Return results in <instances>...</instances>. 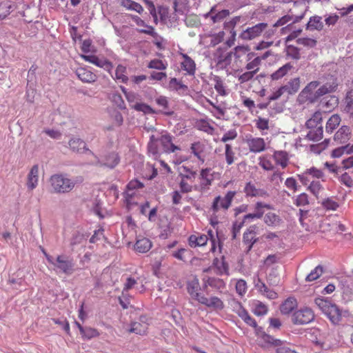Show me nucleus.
Here are the masks:
<instances>
[{"label":"nucleus","mask_w":353,"mask_h":353,"mask_svg":"<svg viewBox=\"0 0 353 353\" xmlns=\"http://www.w3.org/2000/svg\"><path fill=\"white\" fill-rule=\"evenodd\" d=\"M173 139V137L166 131L152 134L148 144L149 156L155 160L160 157L161 152L159 150L158 143L161 145L162 150L165 153L170 154L181 151V147L174 143Z\"/></svg>","instance_id":"1"},{"label":"nucleus","mask_w":353,"mask_h":353,"mask_svg":"<svg viewBox=\"0 0 353 353\" xmlns=\"http://www.w3.org/2000/svg\"><path fill=\"white\" fill-rule=\"evenodd\" d=\"M315 304L333 324H338L342 318L341 310L330 297L319 296L314 299Z\"/></svg>","instance_id":"2"},{"label":"nucleus","mask_w":353,"mask_h":353,"mask_svg":"<svg viewBox=\"0 0 353 353\" xmlns=\"http://www.w3.org/2000/svg\"><path fill=\"white\" fill-rule=\"evenodd\" d=\"M48 262L54 266L57 272L68 276L72 274L77 269L73 258L66 254H58L56 257L48 256Z\"/></svg>","instance_id":"3"},{"label":"nucleus","mask_w":353,"mask_h":353,"mask_svg":"<svg viewBox=\"0 0 353 353\" xmlns=\"http://www.w3.org/2000/svg\"><path fill=\"white\" fill-rule=\"evenodd\" d=\"M77 179H72L68 177L65 174H56L50 179V183L56 193H68L73 190Z\"/></svg>","instance_id":"4"},{"label":"nucleus","mask_w":353,"mask_h":353,"mask_svg":"<svg viewBox=\"0 0 353 353\" xmlns=\"http://www.w3.org/2000/svg\"><path fill=\"white\" fill-rule=\"evenodd\" d=\"M236 194V191H228L224 197L221 196L215 197L211 206L213 214H215L220 210L226 211L230 207Z\"/></svg>","instance_id":"5"},{"label":"nucleus","mask_w":353,"mask_h":353,"mask_svg":"<svg viewBox=\"0 0 353 353\" xmlns=\"http://www.w3.org/2000/svg\"><path fill=\"white\" fill-rule=\"evenodd\" d=\"M314 319L313 310L308 307L296 310L292 315V322L294 325H305L312 322Z\"/></svg>","instance_id":"6"},{"label":"nucleus","mask_w":353,"mask_h":353,"mask_svg":"<svg viewBox=\"0 0 353 353\" xmlns=\"http://www.w3.org/2000/svg\"><path fill=\"white\" fill-rule=\"evenodd\" d=\"M268 28L267 23H259L252 27L248 28L239 35V37L245 41H250L260 37L263 32L267 33Z\"/></svg>","instance_id":"7"},{"label":"nucleus","mask_w":353,"mask_h":353,"mask_svg":"<svg viewBox=\"0 0 353 353\" xmlns=\"http://www.w3.org/2000/svg\"><path fill=\"white\" fill-rule=\"evenodd\" d=\"M264 212H261L258 209H255L254 213H249L245 215L240 221H236L232 227V239H234L240 234V230L246 222H251L255 219H259L263 217Z\"/></svg>","instance_id":"8"},{"label":"nucleus","mask_w":353,"mask_h":353,"mask_svg":"<svg viewBox=\"0 0 353 353\" xmlns=\"http://www.w3.org/2000/svg\"><path fill=\"white\" fill-rule=\"evenodd\" d=\"M254 329V334L256 336L260 339L264 344L261 346L263 347H270V345H279L281 343V340L274 338L270 335L269 332L264 331L263 327L256 325L252 327Z\"/></svg>","instance_id":"9"},{"label":"nucleus","mask_w":353,"mask_h":353,"mask_svg":"<svg viewBox=\"0 0 353 353\" xmlns=\"http://www.w3.org/2000/svg\"><path fill=\"white\" fill-rule=\"evenodd\" d=\"M324 177V173L322 170L316 168V167H312L305 170L302 174H298V178L300 181L303 183V185H307L311 181H314V179H321L323 181V178Z\"/></svg>","instance_id":"10"},{"label":"nucleus","mask_w":353,"mask_h":353,"mask_svg":"<svg viewBox=\"0 0 353 353\" xmlns=\"http://www.w3.org/2000/svg\"><path fill=\"white\" fill-rule=\"evenodd\" d=\"M234 53L233 52H227L224 55L220 56L218 58L217 63L219 65H221L222 66H228L231 63L232 59L233 57V54L236 56L237 58H239L242 54H245L248 52L249 48L247 46H236L234 48Z\"/></svg>","instance_id":"11"},{"label":"nucleus","mask_w":353,"mask_h":353,"mask_svg":"<svg viewBox=\"0 0 353 353\" xmlns=\"http://www.w3.org/2000/svg\"><path fill=\"white\" fill-rule=\"evenodd\" d=\"M210 168L202 169L200 172L199 179L200 184L198 187H195V189H199L201 191H205L209 189L212 184L213 177L210 174Z\"/></svg>","instance_id":"12"},{"label":"nucleus","mask_w":353,"mask_h":353,"mask_svg":"<svg viewBox=\"0 0 353 353\" xmlns=\"http://www.w3.org/2000/svg\"><path fill=\"white\" fill-rule=\"evenodd\" d=\"M246 143L251 152L258 153L265 150V143L263 138L250 137L246 139Z\"/></svg>","instance_id":"13"},{"label":"nucleus","mask_w":353,"mask_h":353,"mask_svg":"<svg viewBox=\"0 0 353 353\" xmlns=\"http://www.w3.org/2000/svg\"><path fill=\"white\" fill-rule=\"evenodd\" d=\"M82 58L85 61L94 64L99 68H102L108 72H110L113 68L112 64L110 61L104 59H100L95 55H82Z\"/></svg>","instance_id":"14"},{"label":"nucleus","mask_w":353,"mask_h":353,"mask_svg":"<svg viewBox=\"0 0 353 353\" xmlns=\"http://www.w3.org/2000/svg\"><path fill=\"white\" fill-rule=\"evenodd\" d=\"M244 192L246 196L250 197H267L269 194L264 189L256 188L251 182L246 183L244 188Z\"/></svg>","instance_id":"15"},{"label":"nucleus","mask_w":353,"mask_h":353,"mask_svg":"<svg viewBox=\"0 0 353 353\" xmlns=\"http://www.w3.org/2000/svg\"><path fill=\"white\" fill-rule=\"evenodd\" d=\"M180 55L183 59L181 63L182 70H185L187 74L194 76L196 72V63L194 61L186 54L181 53Z\"/></svg>","instance_id":"16"},{"label":"nucleus","mask_w":353,"mask_h":353,"mask_svg":"<svg viewBox=\"0 0 353 353\" xmlns=\"http://www.w3.org/2000/svg\"><path fill=\"white\" fill-rule=\"evenodd\" d=\"M201 304L205 305L208 307L213 308L215 310H221L224 308L223 302L217 296H211L209 299L203 296L199 299Z\"/></svg>","instance_id":"17"},{"label":"nucleus","mask_w":353,"mask_h":353,"mask_svg":"<svg viewBox=\"0 0 353 353\" xmlns=\"http://www.w3.org/2000/svg\"><path fill=\"white\" fill-rule=\"evenodd\" d=\"M96 165L99 166H105L109 168H114L119 163V157L117 154L112 152L105 157L103 160H100L97 157Z\"/></svg>","instance_id":"18"},{"label":"nucleus","mask_w":353,"mask_h":353,"mask_svg":"<svg viewBox=\"0 0 353 353\" xmlns=\"http://www.w3.org/2000/svg\"><path fill=\"white\" fill-rule=\"evenodd\" d=\"M263 217V222L268 226L271 228H278L283 223L282 218L279 214L273 212H269L265 214Z\"/></svg>","instance_id":"19"},{"label":"nucleus","mask_w":353,"mask_h":353,"mask_svg":"<svg viewBox=\"0 0 353 353\" xmlns=\"http://www.w3.org/2000/svg\"><path fill=\"white\" fill-rule=\"evenodd\" d=\"M199 288V282L196 276H195L192 281H188L187 283V291L188 294L193 299L198 302H199L201 297L203 296L198 292Z\"/></svg>","instance_id":"20"},{"label":"nucleus","mask_w":353,"mask_h":353,"mask_svg":"<svg viewBox=\"0 0 353 353\" xmlns=\"http://www.w3.org/2000/svg\"><path fill=\"white\" fill-rule=\"evenodd\" d=\"M39 181V166L38 165H34L30 169L28 174V180L26 183L27 188L29 190H32L34 189Z\"/></svg>","instance_id":"21"},{"label":"nucleus","mask_w":353,"mask_h":353,"mask_svg":"<svg viewBox=\"0 0 353 353\" xmlns=\"http://www.w3.org/2000/svg\"><path fill=\"white\" fill-rule=\"evenodd\" d=\"M229 14L228 10L224 9L218 11L215 8H212L206 17H209L214 23H216L223 21Z\"/></svg>","instance_id":"22"},{"label":"nucleus","mask_w":353,"mask_h":353,"mask_svg":"<svg viewBox=\"0 0 353 353\" xmlns=\"http://www.w3.org/2000/svg\"><path fill=\"white\" fill-rule=\"evenodd\" d=\"M76 74L78 78L84 83L94 82L97 79V76L93 72L84 68H78Z\"/></svg>","instance_id":"23"},{"label":"nucleus","mask_w":353,"mask_h":353,"mask_svg":"<svg viewBox=\"0 0 353 353\" xmlns=\"http://www.w3.org/2000/svg\"><path fill=\"white\" fill-rule=\"evenodd\" d=\"M297 307L296 299L294 297H288L280 305V311L283 314H289Z\"/></svg>","instance_id":"24"},{"label":"nucleus","mask_w":353,"mask_h":353,"mask_svg":"<svg viewBox=\"0 0 353 353\" xmlns=\"http://www.w3.org/2000/svg\"><path fill=\"white\" fill-rule=\"evenodd\" d=\"M335 87L336 85L330 83H325L323 85H320L312 97V101H314L326 94L332 92L334 91Z\"/></svg>","instance_id":"25"},{"label":"nucleus","mask_w":353,"mask_h":353,"mask_svg":"<svg viewBox=\"0 0 353 353\" xmlns=\"http://www.w3.org/2000/svg\"><path fill=\"white\" fill-rule=\"evenodd\" d=\"M293 69V65L290 63H287L273 72L271 74V79L275 81L279 80L288 74Z\"/></svg>","instance_id":"26"},{"label":"nucleus","mask_w":353,"mask_h":353,"mask_svg":"<svg viewBox=\"0 0 353 353\" xmlns=\"http://www.w3.org/2000/svg\"><path fill=\"white\" fill-rule=\"evenodd\" d=\"M267 281L270 285L277 286L281 281L279 274V266L275 265L271 268L270 272L267 275Z\"/></svg>","instance_id":"27"},{"label":"nucleus","mask_w":353,"mask_h":353,"mask_svg":"<svg viewBox=\"0 0 353 353\" xmlns=\"http://www.w3.org/2000/svg\"><path fill=\"white\" fill-rule=\"evenodd\" d=\"M350 129L347 125L341 126L334 134V140L340 143H346L350 138Z\"/></svg>","instance_id":"28"},{"label":"nucleus","mask_w":353,"mask_h":353,"mask_svg":"<svg viewBox=\"0 0 353 353\" xmlns=\"http://www.w3.org/2000/svg\"><path fill=\"white\" fill-rule=\"evenodd\" d=\"M68 144H69L70 148L74 152L82 153L84 151L89 150L86 148L85 143L82 139H81L79 138L71 139L69 141Z\"/></svg>","instance_id":"29"},{"label":"nucleus","mask_w":353,"mask_h":353,"mask_svg":"<svg viewBox=\"0 0 353 353\" xmlns=\"http://www.w3.org/2000/svg\"><path fill=\"white\" fill-rule=\"evenodd\" d=\"M273 158L276 164L280 165L283 168L287 167L289 161V157L287 152L283 150L275 151L273 154Z\"/></svg>","instance_id":"30"},{"label":"nucleus","mask_w":353,"mask_h":353,"mask_svg":"<svg viewBox=\"0 0 353 353\" xmlns=\"http://www.w3.org/2000/svg\"><path fill=\"white\" fill-rule=\"evenodd\" d=\"M190 149L192 152L195 157H197L199 160H200L202 163L205 161V157L203 154L205 149V144L200 141L195 142L191 145Z\"/></svg>","instance_id":"31"},{"label":"nucleus","mask_w":353,"mask_h":353,"mask_svg":"<svg viewBox=\"0 0 353 353\" xmlns=\"http://www.w3.org/2000/svg\"><path fill=\"white\" fill-rule=\"evenodd\" d=\"M285 93L292 94L296 93L300 88V79L296 77L290 79L285 85H283Z\"/></svg>","instance_id":"32"},{"label":"nucleus","mask_w":353,"mask_h":353,"mask_svg":"<svg viewBox=\"0 0 353 353\" xmlns=\"http://www.w3.org/2000/svg\"><path fill=\"white\" fill-rule=\"evenodd\" d=\"M323 28L322 18L319 16L310 17L306 25V29L309 30H321Z\"/></svg>","instance_id":"33"},{"label":"nucleus","mask_w":353,"mask_h":353,"mask_svg":"<svg viewBox=\"0 0 353 353\" xmlns=\"http://www.w3.org/2000/svg\"><path fill=\"white\" fill-rule=\"evenodd\" d=\"M343 111L347 114L350 118L353 119V91L347 93L344 100Z\"/></svg>","instance_id":"34"},{"label":"nucleus","mask_w":353,"mask_h":353,"mask_svg":"<svg viewBox=\"0 0 353 353\" xmlns=\"http://www.w3.org/2000/svg\"><path fill=\"white\" fill-rule=\"evenodd\" d=\"M81 335L82 339L85 340H90L93 338L97 337L99 336V331L91 327L85 326L84 327H81Z\"/></svg>","instance_id":"35"},{"label":"nucleus","mask_w":353,"mask_h":353,"mask_svg":"<svg viewBox=\"0 0 353 353\" xmlns=\"http://www.w3.org/2000/svg\"><path fill=\"white\" fill-rule=\"evenodd\" d=\"M322 121V113L319 111L314 112L312 117L308 119L305 123L308 129L319 127Z\"/></svg>","instance_id":"36"},{"label":"nucleus","mask_w":353,"mask_h":353,"mask_svg":"<svg viewBox=\"0 0 353 353\" xmlns=\"http://www.w3.org/2000/svg\"><path fill=\"white\" fill-rule=\"evenodd\" d=\"M341 117L339 114H333L332 115L328 121H327L325 125V131L326 132H332L334 130H335L341 123Z\"/></svg>","instance_id":"37"},{"label":"nucleus","mask_w":353,"mask_h":353,"mask_svg":"<svg viewBox=\"0 0 353 353\" xmlns=\"http://www.w3.org/2000/svg\"><path fill=\"white\" fill-rule=\"evenodd\" d=\"M323 125H319V127L309 129V131L307 134V137L309 140L313 141H319L323 137Z\"/></svg>","instance_id":"38"},{"label":"nucleus","mask_w":353,"mask_h":353,"mask_svg":"<svg viewBox=\"0 0 353 353\" xmlns=\"http://www.w3.org/2000/svg\"><path fill=\"white\" fill-rule=\"evenodd\" d=\"M256 225L250 226L246 231L243 233V242L244 243H256L257 239L256 238Z\"/></svg>","instance_id":"39"},{"label":"nucleus","mask_w":353,"mask_h":353,"mask_svg":"<svg viewBox=\"0 0 353 353\" xmlns=\"http://www.w3.org/2000/svg\"><path fill=\"white\" fill-rule=\"evenodd\" d=\"M120 4L127 10H134L139 14L143 11V7L139 3L132 0H121Z\"/></svg>","instance_id":"40"},{"label":"nucleus","mask_w":353,"mask_h":353,"mask_svg":"<svg viewBox=\"0 0 353 353\" xmlns=\"http://www.w3.org/2000/svg\"><path fill=\"white\" fill-rule=\"evenodd\" d=\"M321 83L319 81H311L307 85L303 90L302 92L307 95V97L312 101V97L314 94L315 91L319 88V86Z\"/></svg>","instance_id":"41"},{"label":"nucleus","mask_w":353,"mask_h":353,"mask_svg":"<svg viewBox=\"0 0 353 353\" xmlns=\"http://www.w3.org/2000/svg\"><path fill=\"white\" fill-rule=\"evenodd\" d=\"M148 327L146 325H142L139 322H131L130 327L128 330V332L130 333H135L137 334L143 336L146 334V330Z\"/></svg>","instance_id":"42"},{"label":"nucleus","mask_w":353,"mask_h":353,"mask_svg":"<svg viewBox=\"0 0 353 353\" xmlns=\"http://www.w3.org/2000/svg\"><path fill=\"white\" fill-rule=\"evenodd\" d=\"M256 127L261 131L262 135L267 134L270 129L269 120L265 118L259 117L255 120Z\"/></svg>","instance_id":"43"},{"label":"nucleus","mask_w":353,"mask_h":353,"mask_svg":"<svg viewBox=\"0 0 353 353\" xmlns=\"http://www.w3.org/2000/svg\"><path fill=\"white\" fill-rule=\"evenodd\" d=\"M13 5L9 2H2L0 3V20L4 19L12 10Z\"/></svg>","instance_id":"44"},{"label":"nucleus","mask_w":353,"mask_h":353,"mask_svg":"<svg viewBox=\"0 0 353 353\" xmlns=\"http://www.w3.org/2000/svg\"><path fill=\"white\" fill-rule=\"evenodd\" d=\"M125 72L126 68L122 65H119L115 70V79L121 83H126L128 78Z\"/></svg>","instance_id":"45"},{"label":"nucleus","mask_w":353,"mask_h":353,"mask_svg":"<svg viewBox=\"0 0 353 353\" xmlns=\"http://www.w3.org/2000/svg\"><path fill=\"white\" fill-rule=\"evenodd\" d=\"M307 190L314 194L316 198H319V193L323 189L322 185L319 181H311L309 183Z\"/></svg>","instance_id":"46"},{"label":"nucleus","mask_w":353,"mask_h":353,"mask_svg":"<svg viewBox=\"0 0 353 353\" xmlns=\"http://www.w3.org/2000/svg\"><path fill=\"white\" fill-rule=\"evenodd\" d=\"M213 80L214 81V89L221 96L227 95L228 92H226L225 86L222 79L219 77L215 76Z\"/></svg>","instance_id":"47"},{"label":"nucleus","mask_w":353,"mask_h":353,"mask_svg":"<svg viewBox=\"0 0 353 353\" xmlns=\"http://www.w3.org/2000/svg\"><path fill=\"white\" fill-rule=\"evenodd\" d=\"M323 272V267L321 265H317L311 272L307 274L305 278V281L307 282L313 281L316 280Z\"/></svg>","instance_id":"48"},{"label":"nucleus","mask_w":353,"mask_h":353,"mask_svg":"<svg viewBox=\"0 0 353 353\" xmlns=\"http://www.w3.org/2000/svg\"><path fill=\"white\" fill-rule=\"evenodd\" d=\"M261 58L257 57L254 58L252 61L247 63L245 68L247 70L252 72L256 74L259 70V66L261 65Z\"/></svg>","instance_id":"49"},{"label":"nucleus","mask_w":353,"mask_h":353,"mask_svg":"<svg viewBox=\"0 0 353 353\" xmlns=\"http://www.w3.org/2000/svg\"><path fill=\"white\" fill-rule=\"evenodd\" d=\"M121 90L130 106L132 104L141 101V96L139 94L133 92H127L124 88H121Z\"/></svg>","instance_id":"50"},{"label":"nucleus","mask_w":353,"mask_h":353,"mask_svg":"<svg viewBox=\"0 0 353 353\" xmlns=\"http://www.w3.org/2000/svg\"><path fill=\"white\" fill-rule=\"evenodd\" d=\"M353 152V145L350 147L349 145L341 146L334 149L332 151V157L334 158H339L341 157L345 152L349 154Z\"/></svg>","instance_id":"51"},{"label":"nucleus","mask_w":353,"mask_h":353,"mask_svg":"<svg viewBox=\"0 0 353 353\" xmlns=\"http://www.w3.org/2000/svg\"><path fill=\"white\" fill-rule=\"evenodd\" d=\"M208 284L217 290L223 289L225 287V283L223 279L211 276L208 277Z\"/></svg>","instance_id":"52"},{"label":"nucleus","mask_w":353,"mask_h":353,"mask_svg":"<svg viewBox=\"0 0 353 353\" xmlns=\"http://www.w3.org/2000/svg\"><path fill=\"white\" fill-rule=\"evenodd\" d=\"M268 312V308L263 303L258 301L255 304L254 307L252 309V312L258 316H261L266 314Z\"/></svg>","instance_id":"53"},{"label":"nucleus","mask_w":353,"mask_h":353,"mask_svg":"<svg viewBox=\"0 0 353 353\" xmlns=\"http://www.w3.org/2000/svg\"><path fill=\"white\" fill-rule=\"evenodd\" d=\"M296 43L308 48H312L316 46L317 41L312 38L301 37L296 39Z\"/></svg>","instance_id":"54"},{"label":"nucleus","mask_w":353,"mask_h":353,"mask_svg":"<svg viewBox=\"0 0 353 353\" xmlns=\"http://www.w3.org/2000/svg\"><path fill=\"white\" fill-rule=\"evenodd\" d=\"M131 108L137 111L143 112L145 114L153 113V110L150 106L144 103H141L140 101L139 103L132 104Z\"/></svg>","instance_id":"55"},{"label":"nucleus","mask_w":353,"mask_h":353,"mask_svg":"<svg viewBox=\"0 0 353 353\" xmlns=\"http://www.w3.org/2000/svg\"><path fill=\"white\" fill-rule=\"evenodd\" d=\"M129 248L132 245V250L139 253H145L152 247V244H127Z\"/></svg>","instance_id":"56"},{"label":"nucleus","mask_w":353,"mask_h":353,"mask_svg":"<svg viewBox=\"0 0 353 353\" xmlns=\"http://www.w3.org/2000/svg\"><path fill=\"white\" fill-rule=\"evenodd\" d=\"M196 126L199 130H202L208 134H212L214 128L210 125L208 122L205 120H200L198 121Z\"/></svg>","instance_id":"57"},{"label":"nucleus","mask_w":353,"mask_h":353,"mask_svg":"<svg viewBox=\"0 0 353 353\" xmlns=\"http://www.w3.org/2000/svg\"><path fill=\"white\" fill-rule=\"evenodd\" d=\"M148 67L149 68L157 69L159 70H163L166 69L167 64L163 63L161 60L156 59H153V60L150 61L148 65Z\"/></svg>","instance_id":"58"},{"label":"nucleus","mask_w":353,"mask_h":353,"mask_svg":"<svg viewBox=\"0 0 353 353\" xmlns=\"http://www.w3.org/2000/svg\"><path fill=\"white\" fill-rule=\"evenodd\" d=\"M225 160L228 165H232L234 161V152L230 144L225 145Z\"/></svg>","instance_id":"59"},{"label":"nucleus","mask_w":353,"mask_h":353,"mask_svg":"<svg viewBox=\"0 0 353 353\" xmlns=\"http://www.w3.org/2000/svg\"><path fill=\"white\" fill-rule=\"evenodd\" d=\"M169 88L172 90L178 91L181 89H187V86L183 85L181 81H178L176 78H172L169 82Z\"/></svg>","instance_id":"60"},{"label":"nucleus","mask_w":353,"mask_h":353,"mask_svg":"<svg viewBox=\"0 0 353 353\" xmlns=\"http://www.w3.org/2000/svg\"><path fill=\"white\" fill-rule=\"evenodd\" d=\"M269 327L267 329L268 332H270V330H279L281 327L282 326V323L281 320L278 318H270L269 319Z\"/></svg>","instance_id":"61"},{"label":"nucleus","mask_w":353,"mask_h":353,"mask_svg":"<svg viewBox=\"0 0 353 353\" xmlns=\"http://www.w3.org/2000/svg\"><path fill=\"white\" fill-rule=\"evenodd\" d=\"M259 164L265 170H272L274 169V165L271 161L265 157H261L259 158Z\"/></svg>","instance_id":"62"},{"label":"nucleus","mask_w":353,"mask_h":353,"mask_svg":"<svg viewBox=\"0 0 353 353\" xmlns=\"http://www.w3.org/2000/svg\"><path fill=\"white\" fill-rule=\"evenodd\" d=\"M296 206H305L309 204L308 196L305 193L298 195L294 201Z\"/></svg>","instance_id":"63"},{"label":"nucleus","mask_w":353,"mask_h":353,"mask_svg":"<svg viewBox=\"0 0 353 353\" xmlns=\"http://www.w3.org/2000/svg\"><path fill=\"white\" fill-rule=\"evenodd\" d=\"M322 205L324 208L328 210H336L339 207V204L335 201L330 198L323 201Z\"/></svg>","instance_id":"64"}]
</instances>
